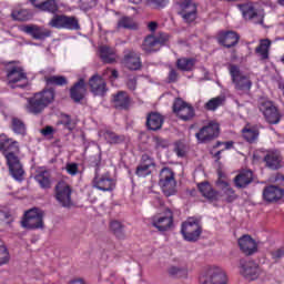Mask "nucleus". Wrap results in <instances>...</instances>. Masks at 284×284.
Wrapping results in <instances>:
<instances>
[{"label":"nucleus","mask_w":284,"mask_h":284,"mask_svg":"<svg viewBox=\"0 0 284 284\" xmlns=\"http://www.w3.org/2000/svg\"><path fill=\"white\" fill-rule=\"evenodd\" d=\"M51 101H54V91L45 90L40 93H36L28 100L27 110L31 114H39L50 105Z\"/></svg>","instance_id":"1"},{"label":"nucleus","mask_w":284,"mask_h":284,"mask_svg":"<svg viewBox=\"0 0 284 284\" xmlns=\"http://www.w3.org/2000/svg\"><path fill=\"white\" fill-rule=\"evenodd\" d=\"M230 277L223 267L209 266L200 275V284H229Z\"/></svg>","instance_id":"2"},{"label":"nucleus","mask_w":284,"mask_h":284,"mask_svg":"<svg viewBox=\"0 0 284 284\" xmlns=\"http://www.w3.org/2000/svg\"><path fill=\"white\" fill-rule=\"evenodd\" d=\"M151 225L159 232H170L174 227V213L168 207L163 209V212L151 217Z\"/></svg>","instance_id":"3"},{"label":"nucleus","mask_w":284,"mask_h":284,"mask_svg":"<svg viewBox=\"0 0 284 284\" xmlns=\"http://www.w3.org/2000/svg\"><path fill=\"white\" fill-rule=\"evenodd\" d=\"M7 79L10 88H26L28 85V73L20 65L8 68Z\"/></svg>","instance_id":"4"},{"label":"nucleus","mask_w":284,"mask_h":284,"mask_svg":"<svg viewBox=\"0 0 284 284\" xmlns=\"http://www.w3.org/2000/svg\"><path fill=\"white\" fill-rule=\"evenodd\" d=\"M160 187H162L165 196H172L176 194V180H174V171L170 168H164L160 172Z\"/></svg>","instance_id":"5"},{"label":"nucleus","mask_w":284,"mask_h":284,"mask_svg":"<svg viewBox=\"0 0 284 284\" xmlns=\"http://www.w3.org/2000/svg\"><path fill=\"white\" fill-rule=\"evenodd\" d=\"M239 272L245 281H257L258 276H261V267L252 260H241Z\"/></svg>","instance_id":"6"},{"label":"nucleus","mask_w":284,"mask_h":284,"mask_svg":"<svg viewBox=\"0 0 284 284\" xmlns=\"http://www.w3.org/2000/svg\"><path fill=\"white\" fill-rule=\"evenodd\" d=\"M22 227H26V230H41L43 227V212L39 209L27 211Z\"/></svg>","instance_id":"7"},{"label":"nucleus","mask_w":284,"mask_h":284,"mask_svg":"<svg viewBox=\"0 0 284 284\" xmlns=\"http://www.w3.org/2000/svg\"><path fill=\"white\" fill-rule=\"evenodd\" d=\"M258 108L260 112H262L267 123L276 125V123L281 122V113L278 112V109H276V106L274 105V102L262 99L260 100Z\"/></svg>","instance_id":"8"},{"label":"nucleus","mask_w":284,"mask_h":284,"mask_svg":"<svg viewBox=\"0 0 284 284\" xmlns=\"http://www.w3.org/2000/svg\"><path fill=\"white\" fill-rule=\"evenodd\" d=\"M230 74L232 77V81L235 85V90L237 92L244 93V92H250L252 89V81H250V78L243 75L241 73V70L236 65H231L230 67Z\"/></svg>","instance_id":"9"},{"label":"nucleus","mask_w":284,"mask_h":284,"mask_svg":"<svg viewBox=\"0 0 284 284\" xmlns=\"http://www.w3.org/2000/svg\"><path fill=\"white\" fill-rule=\"evenodd\" d=\"M182 236L185 241L194 242L199 241L201 236V224L196 221V219L190 217L182 224Z\"/></svg>","instance_id":"10"},{"label":"nucleus","mask_w":284,"mask_h":284,"mask_svg":"<svg viewBox=\"0 0 284 284\" xmlns=\"http://www.w3.org/2000/svg\"><path fill=\"white\" fill-rule=\"evenodd\" d=\"M55 199L62 207H72V189L63 181L55 185Z\"/></svg>","instance_id":"11"},{"label":"nucleus","mask_w":284,"mask_h":284,"mask_svg":"<svg viewBox=\"0 0 284 284\" xmlns=\"http://www.w3.org/2000/svg\"><path fill=\"white\" fill-rule=\"evenodd\" d=\"M3 154L7 159L11 176L16 181H23V174H26V172L23 171V166L21 165L19 158L13 152H6Z\"/></svg>","instance_id":"12"},{"label":"nucleus","mask_w":284,"mask_h":284,"mask_svg":"<svg viewBox=\"0 0 284 284\" xmlns=\"http://www.w3.org/2000/svg\"><path fill=\"white\" fill-rule=\"evenodd\" d=\"M244 19L253 21V23H263L265 19V11L263 8L254 7L252 4L240 6Z\"/></svg>","instance_id":"13"},{"label":"nucleus","mask_w":284,"mask_h":284,"mask_svg":"<svg viewBox=\"0 0 284 284\" xmlns=\"http://www.w3.org/2000/svg\"><path fill=\"white\" fill-rule=\"evenodd\" d=\"M92 184H93V187H95L97 190H100L101 192H112V190L116 187V181L112 179L110 173H104L102 175H99V173H95Z\"/></svg>","instance_id":"14"},{"label":"nucleus","mask_w":284,"mask_h":284,"mask_svg":"<svg viewBox=\"0 0 284 284\" xmlns=\"http://www.w3.org/2000/svg\"><path fill=\"white\" fill-rule=\"evenodd\" d=\"M180 17H182L185 23H192L196 21V3L192 0H182L180 2Z\"/></svg>","instance_id":"15"},{"label":"nucleus","mask_w":284,"mask_h":284,"mask_svg":"<svg viewBox=\"0 0 284 284\" xmlns=\"http://www.w3.org/2000/svg\"><path fill=\"white\" fill-rule=\"evenodd\" d=\"M220 126L219 122L211 121L207 125L202 128L200 132L195 134L197 141L200 143H205V141H210L211 139H216L219 136Z\"/></svg>","instance_id":"16"},{"label":"nucleus","mask_w":284,"mask_h":284,"mask_svg":"<svg viewBox=\"0 0 284 284\" xmlns=\"http://www.w3.org/2000/svg\"><path fill=\"white\" fill-rule=\"evenodd\" d=\"M173 112L178 114L182 121H190V119L194 118V108L189 105L181 99H176L173 104Z\"/></svg>","instance_id":"17"},{"label":"nucleus","mask_w":284,"mask_h":284,"mask_svg":"<svg viewBox=\"0 0 284 284\" xmlns=\"http://www.w3.org/2000/svg\"><path fill=\"white\" fill-rule=\"evenodd\" d=\"M21 31L29 34V37H32V39H36L37 41H43V39H48L51 34L50 30L37 24L22 26Z\"/></svg>","instance_id":"18"},{"label":"nucleus","mask_w":284,"mask_h":284,"mask_svg":"<svg viewBox=\"0 0 284 284\" xmlns=\"http://www.w3.org/2000/svg\"><path fill=\"white\" fill-rule=\"evenodd\" d=\"M219 176L220 178L216 181L217 189L220 190L219 199L223 196L225 201H234V199H236V193H234V190L232 186H230V183L223 179V174H221V172L219 173Z\"/></svg>","instance_id":"19"},{"label":"nucleus","mask_w":284,"mask_h":284,"mask_svg":"<svg viewBox=\"0 0 284 284\" xmlns=\"http://www.w3.org/2000/svg\"><path fill=\"white\" fill-rule=\"evenodd\" d=\"M50 178V171L45 168H39L36 171L34 180L42 190H49V187H52V180Z\"/></svg>","instance_id":"20"},{"label":"nucleus","mask_w":284,"mask_h":284,"mask_svg":"<svg viewBox=\"0 0 284 284\" xmlns=\"http://www.w3.org/2000/svg\"><path fill=\"white\" fill-rule=\"evenodd\" d=\"M89 85L91 88V92H93L95 97H103L105 92H108L105 80L99 75H93L89 81Z\"/></svg>","instance_id":"21"},{"label":"nucleus","mask_w":284,"mask_h":284,"mask_svg":"<svg viewBox=\"0 0 284 284\" xmlns=\"http://www.w3.org/2000/svg\"><path fill=\"white\" fill-rule=\"evenodd\" d=\"M123 65L129 70H141V58L136 52L126 50L124 52Z\"/></svg>","instance_id":"22"},{"label":"nucleus","mask_w":284,"mask_h":284,"mask_svg":"<svg viewBox=\"0 0 284 284\" xmlns=\"http://www.w3.org/2000/svg\"><path fill=\"white\" fill-rule=\"evenodd\" d=\"M283 195H284V190L274 185H270L265 187L263 191V196L265 201H267L268 203H274V201H280V199H283Z\"/></svg>","instance_id":"23"},{"label":"nucleus","mask_w":284,"mask_h":284,"mask_svg":"<svg viewBox=\"0 0 284 284\" xmlns=\"http://www.w3.org/2000/svg\"><path fill=\"white\" fill-rule=\"evenodd\" d=\"M87 92L88 90L85 89V82L80 80L71 88L70 97L75 103H80L85 98Z\"/></svg>","instance_id":"24"},{"label":"nucleus","mask_w":284,"mask_h":284,"mask_svg":"<svg viewBox=\"0 0 284 284\" xmlns=\"http://www.w3.org/2000/svg\"><path fill=\"white\" fill-rule=\"evenodd\" d=\"M142 161L143 163L136 169V175L141 178L150 176L152 168H154V160L150 155H143Z\"/></svg>","instance_id":"25"},{"label":"nucleus","mask_w":284,"mask_h":284,"mask_svg":"<svg viewBox=\"0 0 284 284\" xmlns=\"http://www.w3.org/2000/svg\"><path fill=\"white\" fill-rule=\"evenodd\" d=\"M165 41H168V37L161 39L154 36H149L142 44V50H144V52H156V45H161L165 43Z\"/></svg>","instance_id":"26"},{"label":"nucleus","mask_w":284,"mask_h":284,"mask_svg":"<svg viewBox=\"0 0 284 284\" xmlns=\"http://www.w3.org/2000/svg\"><path fill=\"white\" fill-rule=\"evenodd\" d=\"M240 250L244 254H254L256 252V241L250 235H244L239 240Z\"/></svg>","instance_id":"27"},{"label":"nucleus","mask_w":284,"mask_h":284,"mask_svg":"<svg viewBox=\"0 0 284 284\" xmlns=\"http://www.w3.org/2000/svg\"><path fill=\"white\" fill-rule=\"evenodd\" d=\"M113 105L118 110H128L130 108V95L124 91H119L113 95Z\"/></svg>","instance_id":"28"},{"label":"nucleus","mask_w":284,"mask_h":284,"mask_svg":"<svg viewBox=\"0 0 284 284\" xmlns=\"http://www.w3.org/2000/svg\"><path fill=\"white\" fill-rule=\"evenodd\" d=\"M197 187L204 199H209V201H219V192L214 191L212 185L207 182L200 183Z\"/></svg>","instance_id":"29"},{"label":"nucleus","mask_w":284,"mask_h":284,"mask_svg":"<svg viewBox=\"0 0 284 284\" xmlns=\"http://www.w3.org/2000/svg\"><path fill=\"white\" fill-rule=\"evenodd\" d=\"M219 41L225 48H232V45H236V43H239V34H236L234 31H229L226 33H222Z\"/></svg>","instance_id":"30"},{"label":"nucleus","mask_w":284,"mask_h":284,"mask_svg":"<svg viewBox=\"0 0 284 284\" xmlns=\"http://www.w3.org/2000/svg\"><path fill=\"white\" fill-rule=\"evenodd\" d=\"M254 175L252 171H243L235 178L236 187H247L252 183Z\"/></svg>","instance_id":"31"},{"label":"nucleus","mask_w":284,"mask_h":284,"mask_svg":"<svg viewBox=\"0 0 284 284\" xmlns=\"http://www.w3.org/2000/svg\"><path fill=\"white\" fill-rule=\"evenodd\" d=\"M146 125L149 130H153V131L161 130L163 125V115L159 113L149 114L146 119Z\"/></svg>","instance_id":"32"},{"label":"nucleus","mask_w":284,"mask_h":284,"mask_svg":"<svg viewBox=\"0 0 284 284\" xmlns=\"http://www.w3.org/2000/svg\"><path fill=\"white\" fill-rule=\"evenodd\" d=\"M100 58L104 63H114L116 61V52L110 47H100Z\"/></svg>","instance_id":"33"},{"label":"nucleus","mask_w":284,"mask_h":284,"mask_svg":"<svg viewBox=\"0 0 284 284\" xmlns=\"http://www.w3.org/2000/svg\"><path fill=\"white\" fill-rule=\"evenodd\" d=\"M13 21H30L32 19V12L23 8H14L11 12Z\"/></svg>","instance_id":"34"},{"label":"nucleus","mask_w":284,"mask_h":284,"mask_svg":"<svg viewBox=\"0 0 284 284\" xmlns=\"http://www.w3.org/2000/svg\"><path fill=\"white\" fill-rule=\"evenodd\" d=\"M264 161L271 170H278L281 168V154L278 152H270L264 158Z\"/></svg>","instance_id":"35"},{"label":"nucleus","mask_w":284,"mask_h":284,"mask_svg":"<svg viewBox=\"0 0 284 284\" xmlns=\"http://www.w3.org/2000/svg\"><path fill=\"white\" fill-rule=\"evenodd\" d=\"M168 274L172 278H187L189 271L185 266L171 265L168 268Z\"/></svg>","instance_id":"36"},{"label":"nucleus","mask_w":284,"mask_h":284,"mask_svg":"<svg viewBox=\"0 0 284 284\" xmlns=\"http://www.w3.org/2000/svg\"><path fill=\"white\" fill-rule=\"evenodd\" d=\"M242 135L244 136L245 141H247L248 143H254V141L258 139V129L256 126H252L247 124L242 130Z\"/></svg>","instance_id":"37"},{"label":"nucleus","mask_w":284,"mask_h":284,"mask_svg":"<svg viewBox=\"0 0 284 284\" xmlns=\"http://www.w3.org/2000/svg\"><path fill=\"white\" fill-rule=\"evenodd\" d=\"M270 45H272V42L268 39L261 40L260 45L255 49L257 57L267 59L270 57Z\"/></svg>","instance_id":"38"},{"label":"nucleus","mask_w":284,"mask_h":284,"mask_svg":"<svg viewBox=\"0 0 284 284\" xmlns=\"http://www.w3.org/2000/svg\"><path fill=\"white\" fill-rule=\"evenodd\" d=\"M123 28L124 30H136L139 24L132 20V18L123 17L118 22V29Z\"/></svg>","instance_id":"39"},{"label":"nucleus","mask_w":284,"mask_h":284,"mask_svg":"<svg viewBox=\"0 0 284 284\" xmlns=\"http://www.w3.org/2000/svg\"><path fill=\"white\" fill-rule=\"evenodd\" d=\"M38 10H40V12H50L51 14H54V12L59 11V4H57L55 0H45Z\"/></svg>","instance_id":"40"},{"label":"nucleus","mask_w":284,"mask_h":284,"mask_svg":"<svg viewBox=\"0 0 284 284\" xmlns=\"http://www.w3.org/2000/svg\"><path fill=\"white\" fill-rule=\"evenodd\" d=\"M176 65L179 70H182L183 72H190V70H193L194 68V60L181 58L178 60Z\"/></svg>","instance_id":"41"},{"label":"nucleus","mask_w":284,"mask_h":284,"mask_svg":"<svg viewBox=\"0 0 284 284\" xmlns=\"http://www.w3.org/2000/svg\"><path fill=\"white\" fill-rule=\"evenodd\" d=\"M225 101V98L223 97H216V98H212L211 100H209L205 103V109L206 110H211L214 111L217 108H221V105H223V102Z\"/></svg>","instance_id":"42"},{"label":"nucleus","mask_w":284,"mask_h":284,"mask_svg":"<svg viewBox=\"0 0 284 284\" xmlns=\"http://www.w3.org/2000/svg\"><path fill=\"white\" fill-rule=\"evenodd\" d=\"M47 85H67L68 80L63 75H51L45 78Z\"/></svg>","instance_id":"43"},{"label":"nucleus","mask_w":284,"mask_h":284,"mask_svg":"<svg viewBox=\"0 0 284 284\" xmlns=\"http://www.w3.org/2000/svg\"><path fill=\"white\" fill-rule=\"evenodd\" d=\"M81 27L79 26V20L74 17L64 16V30H79Z\"/></svg>","instance_id":"44"},{"label":"nucleus","mask_w":284,"mask_h":284,"mask_svg":"<svg viewBox=\"0 0 284 284\" xmlns=\"http://www.w3.org/2000/svg\"><path fill=\"white\" fill-rule=\"evenodd\" d=\"M100 136H103L109 143H121V141H123V138L112 131L100 132Z\"/></svg>","instance_id":"45"},{"label":"nucleus","mask_w":284,"mask_h":284,"mask_svg":"<svg viewBox=\"0 0 284 284\" xmlns=\"http://www.w3.org/2000/svg\"><path fill=\"white\" fill-rule=\"evenodd\" d=\"M12 130L16 134H26V124L20 119H12Z\"/></svg>","instance_id":"46"},{"label":"nucleus","mask_w":284,"mask_h":284,"mask_svg":"<svg viewBox=\"0 0 284 284\" xmlns=\"http://www.w3.org/2000/svg\"><path fill=\"white\" fill-rule=\"evenodd\" d=\"M64 23H65V16H54L50 22L49 26L51 28H58L59 30L64 28Z\"/></svg>","instance_id":"47"},{"label":"nucleus","mask_w":284,"mask_h":284,"mask_svg":"<svg viewBox=\"0 0 284 284\" xmlns=\"http://www.w3.org/2000/svg\"><path fill=\"white\" fill-rule=\"evenodd\" d=\"M10 262V253L8 248L3 245H0V265H6Z\"/></svg>","instance_id":"48"},{"label":"nucleus","mask_w":284,"mask_h":284,"mask_svg":"<svg viewBox=\"0 0 284 284\" xmlns=\"http://www.w3.org/2000/svg\"><path fill=\"white\" fill-rule=\"evenodd\" d=\"M110 229L114 232L119 237L123 236V224L119 221H112L110 224Z\"/></svg>","instance_id":"49"},{"label":"nucleus","mask_w":284,"mask_h":284,"mask_svg":"<svg viewBox=\"0 0 284 284\" xmlns=\"http://www.w3.org/2000/svg\"><path fill=\"white\" fill-rule=\"evenodd\" d=\"M65 170H67L68 174H70L71 176H77V174H79V164L78 163H68L65 165Z\"/></svg>","instance_id":"50"},{"label":"nucleus","mask_w":284,"mask_h":284,"mask_svg":"<svg viewBox=\"0 0 284 284\" xmlns=\"http://www.w3.org/2000/svg\"><path fill=\"white\" fill-rule=\"evenodd\" d=\"M175 154L180 158L185 156V144L183 143H175Z\"/></svg>","instance_id":"51"},{"label":"nucleus","mask_w":284,"mask_h":284,"mask_svg":"<svg viewBox=\"0 0 284 284\" xmlns=\"http://www.w3.org/2000/svg\"><path fill=\"white\" fill-rule=\"evenodd\" d=\"M153 143L155 148H168V142L161 138H154Z\"/></svg>","instance_id":"52"},{"label":"nucleus","mask_w":284,"mask_h":284,"mask_svg":"<svg viewBox=\"0 0 284 284\" xmlns=\"http://www.w3.org/2000/svg\"><path fill=\"white\" fill-rule=\"evenodd\" d=\"M283 256H284V250L283 248H277V250L272 252V257L275 261H278V258H283Z\"/></svg>","instance_id":"53"},{"label":"nucleus","mask_w":284,"mask_h":284,"mask_svg":"<svg viewBox=\"0 0 284 284\" xmlns=\"http://www.w3.org/2000/svg\"><path fill=\"white\" fill-rule=\"evenodd\" d=\"M126 85L129 90H136V79L135 78L129 79Z\"/></svg>","instance_id":"54"},{"label":"nucleus","mask_w":284,"mask_h":284,"mask_svg":"<svg viewBox=\"0 0 284 284\" xmlns=\"http://www.w3.org/2000/svg\"><path fill=\"white\" fill-rule=\"evenodd\" d=\"M40 132L43 136H50V134L54 132V129H52V126H47L42 129Z\"/></svg>","instance_id":"55"},{"label":"nucleus","mask_w":284,"mask_h":284,"mask_svg":"<svg viewBox=\"0 0 284 284\" xmlns=\"http://www.w3.org/2000/svg\"><path fill=\"white\" fill-rule=\"evenodd\" d=\"M61 123L63 125H65L67 128H69L70 130H72V128H70L71 123H72V120L70 119L69 115H64Z\"/></svg>","instance_id":"56"},{"label":"nucleus","mask_w":284,"mask_h":284,"mask_svg":"<svg viewBox=\"0 0 284 284\" xmlns=\"http://www.w3.org/2000/svg\"><path fill=\"white\" fill-rule=\"evenodd\" d=\"M45 0H30V3L36 7L37 10L43 6Z\"/></svg>","instance_id":"57"},{"label":"nucleus","mask_w":284,"mask_h":284,"mask_svg":"<svg viewBox=\"0 0 284 284\" xmlns=\"http://www.w3.org/2000/svg\"><path fill=\"white\" fill-rule=\"evenodd\" d=\"M110 72H111V77H112L113 79H119V71H116V70H110V69H108V70L104 72V77H108V74H110Z\"/></svg>","instance_id":"58"},{"label":"nucleus","mask_w":284,"mask_h":284,"mask_svg":"<svg viewBox=\"0 0 284 284\" xmlns=\"http://www.w3.org/2000/svg\"><path fill=\"white\" fill-rule=\"evenodd\" d=\"M155 6H159V8L165 7L166 0H151Z\"/></svg>","instance_id":"59"},{"label":"nucleus","mask_w":284,"mask_h":284,"mask_svg":"<svg viewBox=\"0 0 284 284\" xmlns=\"http://www.w3.org/2000/svg\"><path fill=\"white\" fill-rule=\"evenodd\" d=\"M176 78H178L176 71L171 70L170 73H169L170 81H176Z\"/></svg>","instance_id":"60"},{"label":"nucleus","mask_w":284,"mask_h":284,"mask_svg":"<svg viewBox=\"0 0 284 284\" xmlns=\"http://www.w3.org/2000/svg\"><path fill=\"white\" fill-rule=\"evenodd\" d=\"M158 27H159V24H156V22H150L148 26V28H149V30H151V32H154Z\"/></svg>","instance_id":"61"},{"label":"nucleus","mask_w":284,"mask_h":284,"mask_svg":"<svg viewBox=\"0 0 284 284\" xmlns=\"http://www.w3.org/2000/svg\"><path fill=\"white\" fill-rule=\"evenodd\" d=\"M232 145H234V142H225L224 143V149L225 150H231Z\"/></svg>","instance_id":"62"},{"label":"nucleus","mask_w":284,"mask_h":284,"mask_svg":"<svg viewBox=\"0 0 284 284\" xmlns=\"http://www.w3.org/2000/svg\"><path fill=\"white\" fill-rule=\"evenodd\" d=\"M12 148H14V152H19V143L12 142Z\"/></svg>","instance_id":"63"},{"label":"nucleus","mask_w":284,"mask_h":284,"mask_svg":"<svg viewBox=\"0 0 284 284\" xmlns=\"http://www.w3.org/2000/svg\"><path fill=\"white\" fill-rule=\"evenodd\" d=\"M158 203H159V205H160L161 207H163V202H162L160 199L155 200V202H154V206H155V207H156Z\"/></svg>","instance_id":"64"}]
</instances>
